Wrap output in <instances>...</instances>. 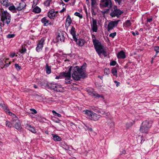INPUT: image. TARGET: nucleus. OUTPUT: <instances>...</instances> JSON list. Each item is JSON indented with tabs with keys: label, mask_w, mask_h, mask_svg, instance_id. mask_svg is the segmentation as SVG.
Instances as JSON below:
<instances>
[{
	"label": "nucleus",
	"mask_w": 159,
	"mask_h": 159,
	"mask_svg": "<svg viewBox=\"0 0 159 159\" xmlns=\"http://www.w3.org/2000/svg\"><path fill=\"white\" fill-rule=\"evenodd\" d=\"M6 126L11 128L12 127V125H13V124L12 122L11 123L9 121H7L6 122Z\"/></svg>",
	"instance_id": "34"
},
{
	"label": "nucleus",
	"mask_w": 159,
	"mask_h": 159,
	"mask_svg": "<svg viewBox=\"0 0 159 159\" xmlns=\"http://www.w3.org/2000/svg\"><path fill=\"white\" fill-rule=\"evenodd\" d=\"M92 38L93 39H93H96V40H97L96 38H95V36L94 35H92Z\"/></svg>",
	"instance_id": "62"
},
{
	"label": "nucleus",
	"mask_w": 159,
	"mask_h": 159,
	"mask_svg": "<svg viewBox=\"0 0 159 159\" xmlns=\"http://www.w3.org/2000/svg\"><path fill=\"white\" fill-rule=\"evenodd\" d=\"M46 73L48 74H50L51 72V67L49 66L48 64H46L45 67Z\"/></svg>",
	"instance_id": "29"
},
{
	"label": "nucleus",
	"mask_w": 159,
	"mask_h": 159,
	"mask_svg": "<svg viewBox=\"0 0 159 159\" xmlns=\"http://www.w3.org/2000/svg\"><path fill=\"white\" fill-rule=\"evenodd\" d=\"M26 128L30 131L31 132L34 133H35L36 132V130L33 127L31 126L30 125L26 124L25 125Z\"/></svg>",
	"instance_id": "21"
},
{
	"label": "nucleus",
	"mask_w": 159,
	"mask_h": 159,
	"mask_svg": "<svg viewBox=\"0 0 159 159\" xmlns=\"http://www.w3.org/2000/svg\"><path fill=\"white\" fill-rule=\"evenodd\" d=\"M46 83L47 84H48L47 82L45 81V82L44 83H42L41 84V85L43 86H45L46 87H47V88H49L48 87V86H46Z\"/></svg>",
	"instance_id": "52"
},
{
	"label": "nucleus",
	"mask_w": 159,
	"mask_h": 159,
	"mask_svg": "<svg viewBox=\"0 0 159 159\" xmlns=\"http://www.w3.org/2000/svg\"><path fill=\"white\" fill-rule=\"evenodd\" d=\"M73 39L80 46L82 47L83 46L84 44L85 41L83 39H78L76 37Z\"/></svg>",
	"instance_id": "13"
},
{
	"label": "nucleus",
	"mask_w": 159,
	"mask_h": 159,
	"mask_svg": "<svg viewBox=\"0 0 159 159\" xmlns=\"http://www.w3.org/2000/svg\"><path fill=\"white\" fill-rule=\"evenodd\" d=\"M42 22L43 23V25L44 26H47L49 25H52L53 24L52 23L48 20L47 19V18L46 17H44L41 20Z\"/></svg>",
	"instance_id": "12"
},
{
	"label": "nucleus",
	"mask_w": 159,
	"mask_h": 159,
	"mask_svg": "<svg viewBox=\"0 0 159 159\" xmlns=\"http://www.w3.org/2000/svg\"><path fill=\"white\" fill-rule=\"evenodd\" d=\"M48 16L50 19H52L53 17L57 16L56 13L55 12V10L53 9L50 10L48 13Z\"/></svg>",
	"instance_id": "16"
},
{
	"label": "nucleus",
	"mask_w": 159,
	"mask_h": 159,
	"mask_svg": "<svg viewBox=\"0 0 159 159\" xmlns=\"http://www.w3.org/2000/svg\"><path fill=\"white\" fill-rule=\"evenodd\" d=\"M86 128L88 129L91 131H92V129L91 128L87 126H85Z\"/></svg>",
	"instance_id": "54"
},
{
	"label": "nucleus",
	"mask_w": 159,
	"mask_h": 159,
	"mask_svg": "<svg viewBox=\"0 0 159 159\" xmlns=\"http://www.w3.org/2000/svg\"><path fill=\"white\" fill-rule=\"evenodd\" d=\"M0 3L5 7H7L11 5L8 0H0Z\"/></svg>",
	"instance_id": "15"
},
{
	"label": "nucleus",
	"mask_w": 159,
	"mask_h": 159,
	"mask_svg": "<svg viewBox=\"0 0 159 159\" xmlns=\"http://www.w3.org/2000/svg\"><path fill=\"white\" fill-rule=\"evenodd\" d=\"M15 53H11L10 54V56L11 57H13L15 56Z\"/></svg>",
	"instance_id": "56"
},
{
	"label": "nucleus",
	"mask_w": 159,
	"mask_h": 159,
	"mask_svg": "<svg viewBox=\"0 0 159 159\" xmlns=\"http://www.w3.org/2000/svg\"><path fill=\"white\" fill-rule=\"evenodd\" d=\"M70 68L69 69V71L67 72H63L61 73V75L66 77V78H71V73H70Z\"/></svg>",
	"instance_id": "22"
},
{
	"label": "nucleus",
	"mask_w": 159,
	"mask_h": 159,
	"mask_svg": "<svg viewBox=\"0 0 159 159\" xmlns=\"http://www.w3.org/2000/svg\"><path fill=\"white\" fill-rule=\"evenodd\" d=\"M157 53H156V55L154 56L153 57H152V59H154L157 57Z\"/></svg>",
	"instance_id": "63"
},
{
	"label": "nucleus",
	"mask_w": 159,
	"mask_h": 159,
	"mask_svg": "<svg viewBox=\"0 0 159 159\" xmlns=\"http://www.w3.org/2000/svg\"><path fill=\"white\" fill-rule=\"evenodd\" d=\"M117 57L119 59H124L126 57L125 53L123 51H120L118 53Z\"/></svg>",
	"instance_id": "23"
},
{
	"label": "nucleus",
	"mask_w": 159,
	"mask_h": 159,
	"mask_svg": "<svg viewBox=\"0 0 159 159\" xmlns=\"http://www.w3.org/2000/svg\"><path fill=\"white\" fill-rule=\"evenodd\" d=\"M84 114L86 115L87 117L89 119H90L92 117V115H93V112L92 111H89L88 110L84 111Z\"/></svg>",
	"instance_id": "19"
},
{
	"label": "nucleus",
	"mask_w": 159,
	"mask_h": 159,
	"mask_svg": "<svg viewBox=\"0 0 159 159\" xmlns=\"http://www.w3.org/2000/svg\"><path fill=\"white\" fill-rule=\"evenodd\" d=\"M132 34L133 35L135 36L136 34L138 35L139 34V33L138 31H136V33L134 32H132Z\"/></svg>",
	"instance_id": "51"
},
{
	"label": "nucleus",
	"mask_w": 159,
	"mask_h": 159,
	"mask_svg": "<svg viewBox=\"0 0 159 159\" xmlns=\"http://www.w3.org/2000/svg\"><path fill=\"white\" fill-rule=\"evenodd\" d=\"M61 2H60V4H62L63 6L65 5V4L63 2L62 0H61Z\"/></svg>",
	"instance_id": "57"
},
{
	"label": "nucleus",
	"mask_w": 159,
	"mask_h": 159,
	"mask_svg": "<svg viewBox=\"0 0 159 159\" xmlns=\"http://www.w3.org/2000/svg\"><path fill=\"white\" fill-rule=\"evenodd\" d=\"M57 39L58 41H61L63 42L65 40V37L64 36L63 33L62 32L58 33Z\"/></svg>",
	"instance_id": "18"
},
{
	"label": "nucleus",
	"mask_w": 159,
	"mask_h": 159,
	"mask_svg": "<svg viewBox=\"0 0 159 159\" xmlns=\"http://www.w3.org/2000/svg\"><path fill=\"white\" fill-rule=\"evenodd\" d=\"M14 117L12 118L11 122L13 126L17 129L20 130L21 129V123L20 121L18 120L15 115L13 114Z\"/></svg>",
	"instance_id": "5"
},
{
	"label": "nucleus",
	"mask_w": 159,
	"mask_h": 159,
	"mask_svg": "<svg viewBox=\"0 0 159 159\" xmlns=\"http://www.w3.org/2000/svg\"><path fill=\"white\" fill-rule=\"evenodd\" d=\"M74 15L75 16L79 17L80 18V19H82L83 18L82 15L80 13H79L78 12H75V13Z\"/></svg>",
	"instance_id": "35"
},
{
	"label": "nucleus",
	"mask_w": 159,
	"mask_h": 159,
	"mask_svg": "<svg viewBox=\"0 0 159 159\" xmlns=\"http://www.w3.org/2000/svg\"><path fill=\"white\" fill-rule=\"evenodd\" d=\"M152 20V18H148L147 20V22H150Z\"/></svg>",
	"instance_id": "55"
},
{
	"label": "nucleus",
	"mask_w": 159,
	"mask_h": 159,
	"mask_svg": "<svg viewBox=\"0 0 159 159\" xmlns=\"http://www.w3.org/2000/svg\"><path fill=\"white\" fill-rule=\"evenodd\" d=\"M116 4H118V5H121L124 0H114Z\"/></svg>",
	"instance_id": "37"
},
{
	"label": "nucleus",
	"mask_w": 159,
	"mask_h": 159,
	"mask_svg": "<svg viewBox=\"0 0 159 159\" xmlns=\"http://www.w3.org/2000/svg\"><path fill=\"white\" fill-rule=\"evenodd\" d=\"M99 112L102 115H104L105 114V111H101V110Z\"/></svg>",
	"instance_id": "59"
},
{
	"label": "nucleus",
	"mask_w": 159,
	"mask_h": 159,
	"mask_svg": "<svg viewBox=\"0 0 159 159\" xmlns=\"http://www.w3.org/2000/svg\"><path fill=\"white\" fill-rule=\"evenodd\" d=\"M111 73L114 75L117 76V70L116 69L115 67H114L111 70Z\"/></svg>",
	"instance_id": "31"
},
{
	"label": "nucleus",
	"mask_w": 159,
	"mask_h": 159,
	"mask_svg": "<svg viewBox=\"0 0 159 159\" xmlns=\"http://www.w3.org/2000/svg\"><path fill=\"white\" fill-rule=\"evenodd\" d=\"M88 92L89 95L95 97V98H103V96L102 95H99L93 89L91 90H88Z\"/></svg>",
	"instance_id": "11"
},
{
	"label": "nucleus",
	"mask_w": 159,
	"mask_h": 159,
	"mask_svg": "<svg viewBox=\"0 0 159 159\" xmlns=\"http://www.w3.org/2000/svg\"><path fill=\"white\" fill-rule=\"evenodd\" d=\"M6 112L8 114H9L10 115L12 116L13 117V118L14 117V116L13 115V114H13L12 113L10 112L9 110H7V111H6Z\"/></svg>",
	"instance_id": "46"
},
{
	"label": "nucleus",
	"mask_w": 159,
	"mask_h": 159,
	"mask_svg": "<svg viewBox=\"0 0 159 159\" xmlns=\"http://www.w3.org/2000/svg\"><path fill=\"white\" fill-rule=\"evenodd\" d=\"M110 124L111 125V126L112 127H113L114 126V123L113 122H111V123H110Z\"/></svg>",
	"instance_id": "60"
},
{
	"label": "nucleus",
	"mask_w": 159,
	"mask_h": 159,
	"mask_svg": "<svg viewBox=\"0 0 159 159\" xmlns=\"http://www.w3.org/2000/svg\"><path fill=\"white\" fill-rule=\"evenodd\" d=\"M100 118V116L97 114L93 112V115L92 116V117L90 120L94 121L98 120Z\"/></svg>",
	"instance_id": "26"
},
{
	"label": "nucleus",
	"mask_w": 159,
	"mask_h": 159,
	"mask_svg": "<svg viewBox=\"0 0 159 159\" xmlns=\"http://www.w3.org/2000/svg\"><path fill=\"white\" fill-rule=\"evenodd\" d=\"M141 125L150 129L152 126V122L146 120L143 122Z\"/></svg>",
	"instance_id": "14"
},
{
	"label": "nucleus",
	"mask_w": 159,
	"mask_h": 159,
	"mask_svg": "<svg viewBox=\"0 0 159 159\" xmlns=\"http://www.w3.org/2000/svg\"><path fill=\"white\" fill-rule=\"evenodd\" d=\"M111 12L110 13V15L112 17L116 16L119 17L123 13V11L118 8L116 6L114 5L113 7L111 8Z\"/></svg>",
	"instance_id": "4"
},
{
	"label": "nucleus",
	"mask_w": 159,
	"mask_h": 159,
	"mask_svg": "<svg viewBox=\"0 0 159 159\" xmlns=\"http://www.w3.org/2000/svg\"><path fill=\"white\" fill-rule=\"evenodd\" d=\"M52 137L53 139L55 141H60L61 140V138L57 134H52Z\"/></svg>",
	"instance_id": "25"
},
{
	"label": "nucleus",
	"mask_w": 159,
	"mask_h": 159,
	"mask_svg": "<svg viewBox=\"0 0 159 159\" xmlns=\"http://www.w3.org/2000/svg\"><path fill=\"white\" fill-rule=\"evenodd\" d=\"M34 87L35 89H37L38 88V86L37 85H35V84L34 85Z\"/></svg>",
	"instance_id": "64"
},
{
	"label": "nucleus",
	"mask_w": 159,
	"mask_h": 159,
	"mask_svg": "<svg viewBox=\"0 0 159 159\" xmlns=\"http://www.w3.org/2000/svg\"><path fill=\"white\" fill-rule=\"evenodd\" d=\"M71 28L70 30V33L73 36V39L75 38L76 37V31L75 28L73 26H71Z\"/></svg>",
	"instance_id": "24"
},
{
	"label": "nucleus",
	"mask_w": 159,
	"mask_h": 159,
	"mask_svg": "<svg viewBox=\"0 0 159 159\" xmlns=\"http://www.w3.org/2000/svg\"><path fill=\"white\" fill-rule=\"evenodd\" d=\"M91 11L93 15H96V13L94 12L93 8H91Z\"/></svg>",
	"instance_id": "49"
},
{
	"label": "nucleus",
	"mask_w": 159,
	"mask_h": 159,
	"mask_svg": "<svg viewBox=\"0 0 159 159\" xmlns=\"http://www.w3.org/2000/svg\"><path fill=\"white\" fill-rule=\"evenodd\" d=\"M46 86H48L49 88L57 92H59L60 90V89L61 87V85L56 84L50 83L48 84L46 83Z\"/></svg>",
	"instance_id": "8"
},
{
	"label": "nucleus",
	"mask_w": 159,
	"mask_h": 159,
	"mask_svg": "<svg viewBox=\"0 0 159 159\" xmlns=\"http://www.w3.org/2000/svg\"><path fill=\"white\" fill-rule=\"evenodd\" d=\"M44 41L45 39L43 38H42L39 41L36 48V50L37 52H39L42 49Z\"/></svg>",
	"instance_id": "9"
},
{
	"label": "nucleus",
	"mask_w": 159,
	"mask_h": 159,
	"mask_svg": "<svg viewBox=\"0 0 159 159\" xmlns=\"http://www.w3.org/2000/svg\"><path fill=\"white\" fill-rule=\"evenodd\" d=\"M15 68L18 70H19L21 69V67L18 64H16L15 65Z\"/></svg>",
	"instance_id": "41"
},
{
	"label": "nucleus",
	"mask_w": 159,
	"mask_h": 159,
	"mask_svg": "<svg viewBox=\"0 0 159 159\" xmlns=\"http://www.w3.org/2000/svg\"><path fill=\"white\" fill-rule=\"evenodd\" d=\"M116 32H114L113 33H111L109 34V36L111 37L112 38H113L116 35Z\"/></svg>",
	"instance_id": "43"
},
{
	"label": "nucleus",
	"mask_w": 159,
	"mask_h": 159,
	"mask_svg": "<svg viewBox=\"0 0 159 159\" xmlns=\"http://www.w3.org/2000/svg\"><path fill=\"white\" fill-rule=\"evenodd\" d=\"M26 49L25 47H22L21 50H20V52L22 54H23L26 52Z\"/></svg>",
	"instance_id": "36"
},
{
	"label": "nucleus",
	"mask_w": 159,
	"mask_h": 159,
	"mask_svg": "<svg viewBox=\"0 0 159 159\" xmlns=\"http://www.w3.org/2000/svg\"><path fill=\"white\" fill-rule=\"evenodd\" d=\"M104 73L105 75H107L109 73V69L108 68H105L104 70Z\"/></svg>",
	"instance_id": "40"
},
{
	"label": "nucleus",
	"mask_w": 159,
	"mask_h": 159,
	"mask_svg": "<svg viewBox=\"0 0 159 159\" xmlns=\"http://www.w3.org/2000/svg\"><path fill=\"white\" fill-rule=\"evenodd\" d=\"M86 66L85 63L80 67L76 66L74 68L73 73L72 75V77L74 80H79L82 77L84 76Z\"/></svg>",
	"instance_id": "1"
},
{
	"label": "nucleus",
	"mask_w": 159,
	"mask_h": 159,
	"mask_svg": "<svg viewBox=\"0 0 159 159\" xmlns=\"http://www.w3.org/2000/svg\"><path fill=\"white\" fill-rule=\"evenodd\" d=\"M52 0H47L45 1L44 2V5L46 7H48L50 5V3Z\"/></svg>",
	"instance_id": "33"
},
{
	"label": "nucleus",
	"mask_w": 159,
	"mask_h": 159,
	"mask_svg": "<svg viewBox=\"0 0 159 159\" xmlns=\"http://www.w3.org/2000/svg\"><path fill=\"white\" fill-rule=\"evenodd\" d=\"M116 62L115 61H113L110 63V64L111 66H114L116 65Z\"/></svg>",
	"instance_id": "47"
},
{
	"label": "nucleus",
	"mask_w": 159,
	"mask_h": 159,
	"mask_svg": "<svg viewBox=\"0 0 159 159\" xmlns=\"http://www.w3.org/2000/svg\"><path fill=\"white\" fill-rule=\"evenodd\" d=\"M66 9L64 8L60 11V12L62 13L63 12H64L65 11H66Z\"/></svg>",
	"instance_id": "58"
},
{
	"label": "nucleus",
	"mask_w": 159,
	"mask_h": 159,
	"mask_svg": "<svg viewBox=\"0 0 159 159\" xmlns=\"http://www.w3.org/2000/svg\"><path fill=\"white\" fill-rule=\"evenodd\" d=\"M65 25L66 28V30H67L68 29L69 26H68V25H66V24H65Z\"/></svg>",
	"instance_id": "61"
},
{
	"label": "nucleus",
	"mask_w": 159,
	"mask_h": 159,
	"mask_svg": "<svg viewBox=\"0 0 159 159\" xmlns=\"http://www.w3.org/2000/svg\"><path fill=\"white\" fill-rule=\"evenodd\" d=\"M11 62H9V63H7L6 64H5L4 65V67H8L9 66V65L11 64Z\"/></svg>",
	"instance_id": "53"
},
{
	"label": "nucleus",
	"mask_w": 159,
	"mask_h": 159,
	"mask_svg": "<svg viewBox=\"0 0 159 159\" xmlns=\"http://www.w3.org/2000/svg\"><path fill=\"white\" fill-rule=\"evenodd\" d=\"M100 5L102 7L108 8L109 9L107 10V12L109 11L112 6L111 0H101Z\"/></svg>",
	"instance_id": "6"
},
{
	"label": "nucleus",
	"mask_w": 159,
	"mask_h": 159,
	"mask_svg": "<svg viewBox=\"0 0 159 159\" xmlns=\"http://www.w3.org/2000/svg\"><path fill=\"white\" fill-rule=\"evenodd\" d=\"M154 50L156 51V53H158L159 52V46L155 47Z\"/></svg>",
	"instance_id": "44"
},
{
	"label": "nucleus",
	"mask_w": 159,
	"mask_h": 159,
	"mask_svg": "<svg viewBox=\"0 0 159 159\" xmlns=\"http://www.w3.org/2000/svg\"><path fill=\"white\" fill-rule=\"evenodd\" d=\"M93 43L96 52L99 55L102 53L105 57L107 56V52L103 46L98 40L93 39Z\"/></svg>",
	"instance_id": "2"
},
{
	"label": "nucleus",
	"mask_w": 159,
	"mask_h": 159,
	"mask_svg": "<svg viewBox=\"0 0 159 159\" xmlns=\"http://www.w3.org/2000/svg\"><path fill=\"white\" fill-rule=\"evenodd\" d=\"M149 129L143 126H141L139 130L140 132L144 134H148Z\"/></svg>",
	"instance_id": "20"
},
{
	"label": "nucleus",
	"mask_w": 159,
	"mask_h": 159,
	"mask_svg": "<svg viewBox=\"0 0 159 159\" xmlns=\"http://www.w3.org/2000/svg\"><path fill=\"white\" fill-rule=\"evenodd\" d=\"M125 26L126 27H129L131 25V23L130 22V20H127L124 24Z\"/></svg>",
	"instance_id": "32"
},
{
	"label": "nucleus",
	"mask_w": 159,
	"mask_h": 159,
	"mask_svg": "<svg viewBox=\"0 0 159 159\" xmlns=\"http://www.w3.org/2000/svg\"><path fill=\"white\" fill-rule=\"evenodd\" d=\"M26 4L24 2H21L19 3V5L16 7V10L20 11L23 9L26 6Z\"/></svg>",
	"instance_id": "17"
},
{
	"label": "nucleus",
	"mask_w": 159,
	"mask_h": 159,
	"mask_svg": "<svg viewBox=\"0 0 159 159\" xmlns=\"http://www.w3.org/2000/svg\"><path fill=\"white\" fill-rule=\"evenodd\" d=\"M91 6L93 8H95V5L96 2L95 0H91Z\"/></svg>",
	"instance_id": "39"
},
{
	"label": "nucleus",
	"mask_w": 159,
	"mask_h": 159,
	"mask_svg": "<svg viewBox=\"0 0 159 159\" xmlns=\"http://www.w3.org/2000/svg\"><path fill=\"white\" fill-rule=\"evenodd\" d=\"M71 22V19L70 16L69 15L66 18L65 24H66V25H68V26H70Z\"/></svg>",
	"instance_id": "28"
},
{
	"label": "nucleus",
	"mask_w": 159,
	"mask_h": 159,
	"mask_svg": "<svg viewBox=\"0 0 159 159\" xmlns=\"http://www.w3.org/2000/svg\"><path fill=\"white\" fill-rule=\"evenodd\" d=\"M11 5L9 7L8 9L9 10L11 11L13 13L16 12V8L15 6L11 3Z\"/></svg>",
	"instance_id": "27"
},
{
	"label": "nucleus",
	"mask_w": 159,
	"mask_h": 159,
	"mask_svg": "<svg viewBox=\"0 0 159 159\" xmlns=\"http://www.w3.org/2000/svg\"><path fill=\"white\" fill-rule=\"evenodd\" d=\"M0 16L1 19L3 24L5 23L8 24L11 21V16L10 14L6 10H4L3 8L0 9Z\"/></svg>",
	"instance_id": "3"
},
{
	"label": "nucleus",
	"mask_w": 159,
	"mask_h": 159,
	"mask_svg": "<svg viewBox=\"0 0 159 159\" xmlns=\"http://www.w3.org/2000/svg\"><path fill=\"white\" fill-rule=\"evenodd\" d=\"M70 78H66L65 79V82L66 84H71V81L70 80Z\"/></svg>",
	"instance_id": "45"
},
{
	"label": "nucleus",
	"mask_w": 159,
	"mask_h": 159,
	"mask_svg": "<svg viewBox=\"0 0 159 159\" xmlns=\"http://www.w3.org/2000/svg\"><path fill=\"white\" fill-rule=\"evenodd\" d=\"M15 36V34H8L7 36V37L8 38H13Z\"/></svg>",
	"instance_id": "42"
},
{
	"label": "nucleus",
	"mask_w": 159,
	"mask_h": 159,
	"mask_svg": "<svg viewBox=\"0 0 159 159\" xmlns=\"http://www.w3.org/2000/svg\"><path fill=\"white\" fill-rule=\"evenodd\" d=\"M97 24L96 20L94 18H92V23L91 24V27L93 32H96L97 31L98 27Z\"/></svg>",
	"instance_id": "10"
},
{
	"label": "nucleus",
	"mask_w": 159,
	"mask_h": 159,
	"mask_svg": "<svg viewBox=\"0 0 159 159\" xmlns=\"http://www.w3.org/2000/svg\"><path fill=\"white\" fill-rule=\"evenodd\" d=\"M114 82L115 83H116V86L118 87L119 86L120 83L119 82L116 81V80H115L114 81Z\"/></svg>",
	"instance_id": "50"
},
{
	"label": "nucleus",
	"mask_w": 159,
	"mask_h": 159,
	"mask_svg": "<svg viewBox=\"0 0 159 159\" xmlns=\"http://www.w3.org/2000/svg\"><path fill=\"white\" fill-rule=\"evenodd\" d=\"M30 110L31 111L33 112L32 113V114H36L37 113V111L36 110L34 109L31 108Z\"/></svg>",
	"instance_id": "48"
},
{
	"label": "nucleus",
	"mask_w": 159,
	"mask_h": 159,
	"mask_svg": "<svg viewBox=\"0 0 159 159\" xmlns=\"http://www.w3.org/2000/svg\"><path fill=\"white\" fill-rule=\"evenodd\" d=\"M120 21V20H119L114 21H110L107 25V31L108 32H110L111 30L117 26L118 22Z\"/></svg>",
	"instance_id": "7"
},
{
	"label": "nucleus",
	"mask_w": 159,
	"mask_h": 159,
	"mask_svg": "<svg viewBox=\"0 0 159 159\" xmlns=\"http://www.w3.org/2000/svg\"><path fill=\"white\" fill-rule=\"evenodd\" d=\"M52 113L55 116H57L59 117H61V116L60 114L57 113L54 110L52 111Z\"/></svg>",
	"instance_id": "38"
},
{
	"label": "nucleus",
	"mask_w": 159,
	"mask_h": 159,
	"mask_svg": "<svg viewBox=\"0 0 159 159\" xmlns=\"http://www.w3.org/2000/svg\"><path fill=\"white\" fill-rule=\"evenodd\" d=\"M41 9L38 7H35L33 10V11L36 13H39L41 12Z\"/></svg>",
	"instance_id": "30"
}]
</instances>
